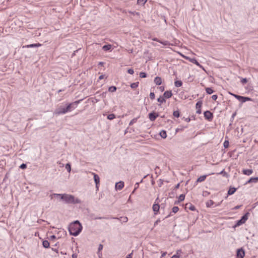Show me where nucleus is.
Returning <instances> with one entry per match:
<instances>
[{"instance_id": "1", "label": "nucleus", "mask_w": 258, "mask_h": 258, "mask_svg": "<svg viewBox=\"0 0 258 258\" xmlns=\"http://www.w3.org/2000/svg\"><path fill=\"white\" fill-rule=\"evenodd\" d=\"M51 198L52 199L53 197H60V200H62L66 204H80L81 201L77 198L72 195L67 194H53L50 195Z\"/></svg>"}, {"instance_id": "2", "label": "nucleus", "mask_w": 258, "mask_h": 258, "mask_svg": "<svg viewBox=\"0 0 258 258\" xmlns=\"http://www.w3.org/2000/svg\"><path fill=\"white\" fill-rule=\"evenodd\" d=\"M82 230V226L78 220L72 223L69 227V231L70 235L77 236Z\"/></svg>"}, {"instance_id": "3", "label": "nucleus", "mask_w": 258, "mask_h": 258, "mask_svg": "<svg viewBox=\"0 0 258 258\" xmlns=\"http://www.w3.org/2000/svg\"><path fill=\"white\" fill-rule=\"evenodd\" d=\"M82 100V99H80L74 102L68 104V105L66 107L67 112H70L72 110H74L75 108H76L77 107L78 104H79Z\"/></svg>"}, {"instance_id": "4", "label": "nucleus", "mask_w": 258, "mask_h": 258, "mask_svg": "<svg viewBox=\"0 0 258 258\" xmlns=\"http://www.w3.org/2000/svg\"><path fill=\"white\" fill-rule=\"evenodd\" d=\"M249 213L248 212L246 213L243 216H242L241 219L238 220L235 225V227L239 226L244 224L246 221L248 219V215Z\"/></svg>"}, {"instance_id": "5", "label": "nucleus", "mask_w": 258, "mask_h": 258, "mask_svg": "<svg viewBox=\"0 0 258 258\" xmlns=\"http://www.w3.org/2000/svg\"><path fill=\"white\" fill-rule=\"evenodd\" d=\"M66 113H67L66 107L62 106H60L57 108L54 112V114L57 115L66 114Z\"/></svg>"}, {"instance_id": "6", "label": "nucleus", "mask_w": 258, "mask_h": 258, "mask_svg": "<svg viewBox=\"0 0 258 258\" xmlns=\"http://www.w3.org/2000/svg\"><path fill=\"white\" fill-rule=\"evenodd\" d=\"M204 117L206 119H208L209 121L212 120L213 118V114L210 111H206L204 112Z\"/></svg>"}, {"instance_id": "7", "label": "nucleus", "mask_w": 258, "mask_h": 258, "mask_svg": "<svg viewBox=\"0 0 258 258\" xmlns=\"http://www.w3.org/2000/svg\"><path fill=\"white\" fill-rule=\"evenodd\" d=\"M245 255V252L242 248L237 249L236 252V258H243Z\"/></svg>"}, {"instance_id": "8", "label": "nucleus", "mask_w": 258, "mask_h": 258, "mask_svg": "<svg viewBox=\"0 0 258 258\" xmlns=\"http://www.w3.org/2000/svg\"><path fill=\"white\" fill-rule=\"evenodd\" d=\"M158 116V114H156L154 112H151L149 114V118L152 121H154Z\"/></svg>"}, {"instance_id": "9", "label": "nucleus", "mask_w": 258, "mask_h": 258, "mask_svg": "<svg viewBox=\"0 0 258 258\" xmlns=\"http://www.w3.org/2000/svg\"><path fill=\"white\" fill-rule=\"evenodd\" d=\"M92 174H93V176H94V181H95V182L96 183V187L98 189V185L99 184L100 178H99V176L97 174H95L94 173H93Z\"/></svg>"}, {"instance_id": "10", "label": "nucleus", "mask_w": 258, "mask_h": 258, "mask_svg": "<svg viewBox=\"0 0 258 258\" xmlns=\"http://www.w3.org/2000/svg\"><path fill=\"white\" fill-rule=\"evenodd\" d=\"M124 186V182L123 181H119L115 184V188L116 189L121 190Z\"/></svg>"}, {"instance_id": "11", "label": "nucleus", "mask_w": 258, "mask_h": 258, "mask_svg": "<svg viewBox=\"0 0 258 258\" xmlns=\"http://www.w3.org/2000/svg\"><path fill=\"white\" fill-rule=\"evenodd\" d=\"M258 182V177H251L246 183L245 184L250 183H257Z\"/></svg>"}, {"instance_id": "12", "label": "nucleus", "mask_w": 258, "mask_h": 258, "mask_svg": "<svg viewBox=\"0 0 258 258\" xmlns=\"http://www.w3.org/2000/svg\"><path fill=\"white\" fill-rule=\"evenodd\" d=\"M153 210L155 212V214H157L160 209V206L158 203H155L153 206Z\"/></svg>"}, {"instance_id": "13", "label": "nucleus", "mask_w": 258, "mask_h": 258, "mask_svg": "<svg viewBox=\"0 0 258 258\" xmlns=\"http://www.w3.org/2000/svg\"><path fill=\"white\" fill-rule=\"evenodd\" d=\"M185 209H188L192 211L196 210V207L191 203H188L185 205Z\"/></svg>"}, {"instance_id": "14", "label": "nucleus", "mask_w": 258, "mask_h": 258, "mask_svg": "<svg viewBox=\"0 0 258 258\" xmlns=\"http://www.w3.org/2000/svg\"><path fill=\"white\" fill-rule=\"evenodd\" d=\"M172 95L171 91H166L163 94V97L165 98H169Z\"/></svg>"}, {"instance_id": "15", "label": "nucleus", "mask_w": 258, "mask_h": 258, "mask_svg": "<svg viewBox=\"0 0 258 258\" xmlns=\"http://www.w3.org/2000/svg\"><path fill=\"white\" fill-rule=\"evenodd\" d=\"M242 173L245 175H250L253 173V170L252 169H243Z\"/></svg>"}, {"instance_id": "16", "label": "nucleus", "mask_w": 258, "mask_h": 258, "mask_svg": "<svg viewBox=\"0 0 258 258\" xmlns=\"http://www.w3.org/2000/svg\"><path fill=\"white\" fill-rule=\"evenodd\" d=\"M154 82L156 85H160L162 84V79L159 77H156L154 79Z\"/></svg>"}, {"instance_id": "17", "label": "nucleus", "mask_w": 258, "mask_h": 258, "mask_svg": "<svg viewBox=\"0 0 258 258\" xmlns=\"http://www.w3.org/2000/svg\"><path fill=\"white\" fill-rule=\"evenodd\" d=\"M207 176V175H204L201 176L200 177H199L197 179V182H203V181H205V180L206 179Z\"/></svg>"}, {"instance_id": "18", "label": "nucleus", "mask_w": 258, "mask_h": 258, "mask_svg": "<svg viewBox=\"0 0 258 258\" xmlns=\"http://www.w3.org/2000/svg\"><path fill=\"white\" fill-rule=\"evenodd\" d=\"M250 100H251V99L249 97L241 96L239 101H240L242 103H244L247 101H249Z\"/></svg>"}, {"instance_id": "19", "label": "nucleus", "mask_w": 258, "mask_h": 258, "mask_svg": "<svg viewBox=\"0 0 258 258\" xmlns=\"http://www.w3.org/2000/svg\"><path fill=\"white\" fill-rule=\"evenodd\" d=\"M236 188L235 187H230L228 191V195H232L236 191Z\"/></svg>"}, {"instance_id": "20", "label": "nucleus", "mask_w": 258, "mask_h": 258, "mask_svg": "<svg viewBox=\"0 0 258 258\" xmlns=\"http://www.w3.org/2000/svg\"><path fill=\"white\" fill-rule=\"evenodd\" d=\"M112 48V45L111 44L104 45L102 47V49L104 51H108L111 49Z\"/></svg>"}, {"instance_id": "21", "label": "nucleus", "mask_w": 258, "mask_h": 258, "mask_svg": "<svg viewBox=\"0 0 258 258\" xmlns=\"http://www.w3.org/2000/svg\"><path fill=\"white\" fill-rule=\"evenodd\" d=\"M214 204H215V203L214 202V201L210 200L206 202V205L207 207L209 208V207H211Z\"/></svg>"}, {"instance_id": "22", "label": "nucleus", "mask_w": 258, "mask_h": 258, "mask_svg": "<svg viewBox=\"0 0 258 258\" xmlns=\"http://www.w3.org/2000/svg\"><path fill=\"white\" fill-rule=\"evenodd\" d=\"M160 136L163 139H165L167 137L166 132L164 130H162L160 132Z\"/></svg>"}, {"instance_id": "23", "label": "nucleus", "mask_w": 258, "mask_h": 258, "mask_svg": "<svg viewBox=\"0 0 258 258\" xmlns=\"http://www.w3.org/2000/svg\"><path fill=\"white\" fill-rule=\"evenodd\" d=\"M41 46V44L40 43H36V44H31L29 45H27L26 47L27 48H31V47H39Z\"/></svg>"}, {"instance_id": "24", "label": "nucleus", "mask_w": 258, "mask_h": 258, "mask_svg": "<svg viewBox=\"0 0 258 258\" xmlns=\"http://www.w3.org/2000/svg\"><path fill=\"white\" fill-rule=\"evenodd\" d=\"M43 246L45 248H48L49 247L50 243L47 240H44L42 242Z\"/></svg>"}, {"instance_id": "25", "label": "nucleus", "mask_w": 258, "mask_h": 258, "mask_svg": "<svg viewBox=\"0 0 258 258\" xmlns=\"http://www.w3.org/2000/svg\"><path fill=\"white\" fill-rule=\"evenodd\" d=\"M102 249H103V245L101 244H100L99 245L98 252H97V254H98L99 257L100 255H102V253H101V251L102 250Z\"/></svg>"}, {"instance_id": "26", "label": "nucleus", "mask_w": 258, "mask_h": 258, "mask_svg": "<svg viewBox=\"0 0 258 258\" xmlns=\"http://www.w3.org/2000/svg\"><path fill=\"white\" fill-rule=\"evenodd\" d=\"M174 85L176 87H179L182 86V82L181 81H176L174 82Z\"/></svg>"}, {"instance_id": "27", "label": "nucleus", "mask_w": 258, "mask_h": 258, "mask_svg": "<svg viewBox=\"0 0 258 258\" xmlns=\"http://www.w3.org/2000/svg\"><path fill=\"white\" fill-rule=\"evenodd\" d=\"M202 104H203L202 101H198L196 103V108L197 109L201 108V107L202 106Z\"/></svg>"}, {"instance_id": "28", "label": "nucleus", "mask_w": 258, "mask_h": 258, "mask_svg": "<svg viewBox=\"0 0 258 258\" xmlns=\"http://www.w3.org/2000/svg\"><path fill=\"white\" fill-rule=\"evenodd\" d=\"M206 91L207 94H211L213 93L214 91L211 88H206Z\"/></svg>"}, {"instance_id": "29", "label": "nucleus", "mask_w": 258, "mask_h": 258, "mask_svg": "<svg viewBox=\"0 0 258 258\" xmlns=\"http://www.w3.org/2000/svg\"><path fill=\"white\" fill-rule=\"evenodd\" d=\"M107 119L109 120H112L115 118V115L114 114H109L107 115Z\"/></svg>"}, {"instance_id": "30", "label": "nucleus", "mask_w": 258, "mask_h": 258, "mask_svg": "<svg viewBox=\"0 0 258 258\" xmlns=\"http://www.w3.org/2000/svg\"><path fill=\"white\" fill-rule=\"evenodd\" d=\"M116 87L115 86H111L109 87L108 91L110 92H114L116 91Z\"/></svg>"}, {"instance_id": "31", "label": "nucleus", "mask_w": 258, "mask_h": 258, "mask_svg": "<svg viewBox=\"0 0 258 258\" xmlns=\"http://www.w3.org/2000/svg\"><path fill=\"white\" fill-rule=\"evenodd\" d=\"M157 101L161 103H162L163 102H165L166 100L164 99V97H162L161 96H160L159 98H158Z\"/></svg>"}, {"instance_id": "32", "label": "nucleus", "mask_w": 258, "mask_h": 258, "mask_svg": "<svg viewBox=\"0 0 258 258\" xmlns=\"http://www.w3.org/2000/svg\"><path fill=\"white\" fill-rule=\"evenodd\" d=\"M184 198H185L184 195H183V194L180 195L179 196V197H178V202H180L183 201L184 200Z\"/></svg>"}, {"instance_id": "33", "label": "nucleus", "mask_w": 258, "mask_h": 258, "mask_svg": "<svg viewBox=\"0 0 258 258\" xmlns=\"http://www.w3.org/2000/svg\"><path fill=\"white\" fill-rule=\"evenodd\" d=\"M139 85V82L133 83L131 84V87L133 89L136 88Z\"/></svg>"}, {"instance_id": "34", "label": "nucleus", "mask_w": 258, "mask_h": 258, "mask_svg": "<svg viewBox=\"0 0 258 258\" xmlns=\"http://www.w3.org/2000/svg\"><path fill=\"white\" fill-rule=\"evenodd\" d=\"M66 169L67 170V171L69 172H71V164L70 163H67L66 165Z\"/></svg>"}, {"instance_id": "35", "label": "nucleus", "mask_w": 258, "mask_h": 258, "mask_svg": "<svg viewBox=\"0 0 258 258\" xmlns=\"http://www.w3.org/2000/svg\"><path fill=\"white\" fill-rule=\"evenodd\" d=\"M217 174H221L223 176L228 177V174L224 171V170H223L220 172L217 173Z\"/></svg>"}, {"instance_id": "36", "label": "nucleus", "mask_w": 258, "mask_h": 258, "mask_svg": "<svg viewBox=\"0 0 258 258\" xmlns=\"http://www.w3.org/2000/svg\"><path fill=\"white\" fill-rule=\"evenodd\" d=\"M147 0H138V4L141 5H144Z\"/></svg>"}, {"instance_id": "37", "label": "nucleus", "mask_w": 258, "mask_h": 258, "mask_svg": "<svg viewBox=\"0 0 258 258\" xmlns=\"http://www.w3.org/2000/svg\"><path fill=\"white\" fill-rule=\"evenodd\" d=\"M153 40L154 41H158V42H159L160 43L163 44V45H166L167 44V41H164V42H162V41H160V40H159L157 38H154L153 39Z\"/></svg>"}, {"instance_id": "38", "label": "nucleus", "mask_w": 258, "mask_h": 258, "mask_svg": "<svg viewBox=\"0 0 258 258\" xmlns=\"http://www.w3.org/2000/svg\"><path fill=\"white\" fill-rule=\"evenodd\" d=\"M179 210V208L177 206H174L172 208V211L174 213H177Z\"/></svg>"}, {"instance_id": "39", "label": "nucleus", "mask_w": 258, "mask_h": 258, "mask_svg": "<svg viewBox=\"0 0 258 258\" xmlns=\"http://www.w3.org/2000/svg\"><path fill=\"white\" fill-rule=\"evenodd\" d=\"M173 115L176 117H178L180 115V113L179 111L176 110L173 112Z\"/></svg>"}, {"instance_id": "40", "label": "nucleus", "mask_w": 258, "mask_h": 258, "mask_svg": "<svg viewBox=\"0 0 258 258\" xmlns=\"http://www.w3.org/2000/svg\"><path fill=\"white\" fill-rule=\"evenodd\" d=\"M137 118H133L129 123L130 125H132L134 123H136L137 121Z\"/></svg>"}, {"instance_id": "41", "label": "nucleus", "mask_w": 258, "mask_h": 258, "mask_svg": "<svg viewBox=\"0 0 258 258\" xmlns=\"http://www.w3.org/2000/svg\"><path fill=\"white\" fill-rule=\"evenodd\" d=\"M139 75H140V77L142 78H145L147 77V74L145 72H141L140 73Z\"/></svg>"}, {"instance_id": "42", "label": "nucleus", "mask_w": 258, "mask_h": 258, "mask_svg": "<svg viewBox=\"0 0 258 258\" xmlns=\"http://www.w3.org/2000/svg\"><path fill=\"white\" fill-rule=\"evenodd\" d=\"M150 98L152 99V100H153L155 99V94L153 92H151L150 93Z\"/></svg>"}, {"instance_id": "43", "label": "nucleus", "mask_w": 258, "mask_h": 258, "mask_svg": "<svg viewBox=\"0 0 258 258\" xmlns=\"http://www.w3.org/2000/svg\"><path fill=\"white\" fill-rule=\"evenodd\" d=\"M127 73L131 75H133L134 73V71L132 69H130L127 70Z\"/></svg>"}, {"instance_id": "44", "label": "nucleus", "mask_w": 258, "mask_h": 258, "mask_svg": "<svg viewBox=\"0 0 258 258\" xmlns=\"http://www.w3.org/2000/svg\"><path fill=\"white\" fill-rule=\"evenodd\" d=\"M128 12H129V13H130V14H131L132 15H137L138 16L140 15V13H139L136 12L135 11H134V12L129 11Z\"/></svg>"}, {"instance_id": "45", "label": "nucleus", "mask_w": 258, "mask_h": 258, "mask_svg": "<svg viewBox=\"0 0 258 258\" xmlns=\"http://www.w3.org/2000/svg\"><path fill=\"white\" fill-rule=\"evenodd\" d=\"M247 82V80L246 78H243L241 80V82L242 84H246Z\"/></svg>"}, {"instance_id": "46", "label": "nucleus", "mask_w": 258, "mask_h": 258, "mask_svg": "<svg viewBox=\"0 0 258 258\" xmlns=\"http://www.w3.org/2000/svg\"><path fill=\"white\" fill-rule=\"evenodd\" d=\"M224 147L225 148H227L228 147V145H229V142L228 141H225L224 142Z\"/></svg>"}, {"instance_id": "47", "label": "nucleus", "mask_w": 258, "mask_h": 258, "mask_svg": "<svg viewBox=\"0 0 258 258\" xmlns=\"http://www.w3.org/2000/svg\"><path fill=\"white\" fill-rule=\"evenodd\" d=\"M231 94L233 96H234L238 100H239V99H240V98L241 96H239V95H238L233 94H232V93H231Z\"/></svg>"}, {"instance_id": "48", "label": "nucleus", "mask_w": 258, "mask_h": 258, "mask_svg": "<svg viewBox=\"0 0 258 258\" xmlns=\"http://www.w3.org/2000/svg\"><path fill=\"white\" fill-rule=\"evenodd\" d=\"M26 167H27L26 164H24V163L22 164L20 166V168L21 169H25L26 168Z\"/></svg>"}, {"instance_id": "49", "label": "nucleus", "mask_w": 258, "mask_h": 258, "mask_svg": "<svg viewBox=\"0 0 258 258\" xmlns=\"http://www.w3.org/2000/svg\"><path fill=\"white\" fill-rule=\"evenodd\" d=\"M120 218H122V221L123 222H126L128 220V219L126 217H121Z\"/></svg>"}, {"instance_id": "50", "label": "nucleus", "mask_w": 258, "mask_h": 258, "mask_svg": "<svg viewBox=\"0 0 258 258\" xmlns=\"http://www.w3.org/2000/svg\"><path fill=\"white\" fill-rule=\"evenodd\" d=\"M211 97L213 100H216L218 97L217 95H213Z\"/></svg>"}, {"instance_id": "51", "label": "nucleus", "mask_w": 258, "mask_h": 258, "mask_svg": "<svg viewBox=\"0 0 258 258\" xmlns=\"http://www.w3.org/2000/svg\"><path fill=\"white\" fill-rule=\"evenodd\" d=\"M139 182H137L135 184V190H136L137 188H139Z\"/></svg>"}, {"instance_id": "52", "label": "nucleus", "mask_w": 258, "mask_h": 258, "mask_svg": "<svg viewBox=\"0 0 258 258\" xmlns=\"http://www.w3.org/2000/svg\"><path fill=\"white\" fill-rule=\"evenodd\" d=\"M95 219H107V218L104 217H96L94 218Z\"/></svg>"}, {"instance_id": "53", "label": "nucleus", "mask_w": 258, "mask_h": 258, "mask_svg": "<svg viewBox=\"0 0 258 258\" xmlns=\"http://www.w3.org/2000/svg\"><path fill=\"white\" fill-rule=\"evenodd\" d=\"M160 222V220L159 219L158 220H157L155 223H154V226H155L156 225H157Z\"/></svg>"}, {"instance_id": "54", "label": "nucleus", "mask_w": 258, "mask_h": 258, "mask_svg": "<svg viewBox=\"0 0 258 258\" xmlns=\"http://www.w3.org/2000/svg\"><path fill=\"white\" fill-rule=\"evenodd\" d=\"M132 255H133V252L132 253L128 254V255H127V256H126V258H132Z\"/></svg>"}, {"instance_id": "55", "label": "nucleus", "mask_w": 258, "mask_h": 258, "mask_svg": "<svg viewBox=\"0 0 258 258\" xmlns=\"http://www.w3.org/2000/svg\"><path fill=\"white\" fill-rule=\"evenodd\" d=\"M197 113L198 114H201V108H199V109H197V111H196Z\"/></svg>"}, {"instance_id": "56", "label": "nucleus", "mask_w": 258, "mask_h": 258, "mask_svg": "<svg viewBox=\"0 0 258 258\" xmlns=\"http://www.w3.org/2000/svg\"><path fill=\"white\" fill-rule=\"evenodd\" d=\"M179 186H180V183H178V184H177L175 186V187H174V189H176L178 188H179Z\"/></svg>"}, {"instance_id": "57", "label": "nucleus", "mask_w": 258, "mask_h": 258, "mask_svg": "<svg viewBox=\"0 0 258 258\" xmlns=\"http://www.w3.org/2000/svg\"><path fill=\"white\" fill-rule=\"evenodd\" d=\"M179 255H178L177 254H174V255H173L171 257V258H179Z\"/></svg>"}, {"instance_id": "58", "label": "nucleus", "mask_w": 258, "mask_h": 258, "mask_svg": "<svg viewBox=\"0 0 258 258\" xmlns=\"http://www.w3.org/2000/svg\"><path fill=\"white\" fill-rule=\"evenodd\" d=\"M56 238V236L54 235H51L50 236V239H55Z\"/></svg>"}, {"instance_id": "59", "label": "nucleus", "mask_w": 258, "mask_h": 258, "mask_svg": "<svg viewBox=\"0 0 258 258\" xmlns=\"http://www.w3.org/2000/svg\"><path fill=\"white\" fill-rule=\"evenodd\" d=\"M159 89L161 91H163L164 90V87L163 86H161L159 87Z\"/></svg>"}, {"instance_id": "60", "label": "nucleus", "mask_w": 258, "mask_h": 258, "mask_svg": "<svg viewBox=\"0 0 258 258\" xmlns=\"http://www.w3.org/2000/svg\"><path fill=\"white\" fill-rule=\"evenodd\" d=\"M77 255L76 254H73L72 258H77Z\"/></svg>"}, {"instance_id": "61", "label": "nucleus", "mask_w": 258, "mask_h": 258, "mask_svg": "<svg viewBox=\"0 0 258 258\" xmlns=\"http://www.w3.org/2000/svg\"><path fill=\"white\" fill-rule=\"evenodd\" d=\"M222 201H221V202L218 203V204H216V205H215V207H217V206H220V204H221V203H222Z\"/></svg>"}, {"instance_id": "62", "label": "nucleus", "mask_w": 258, "mask_h": 258, "mask_svg": "<svg viewBox=\"0 0 258 258\" xmlns=\"http://www.w3.org/2000/svg\"><path fill=\"white\" fill-rule=\"evenodd\" d=\"M241 206H237L234 208V209H238Z\"/></svg>"}, {"instance_id": "63", "label": "nucleus", "mask_w": 258, "mask_h": 258, "mask_svg": "<svg viewBox=\"0 0 258 258\" xmlns=\"http://www.w3.org/2000/svg\"><path fill=\"white\" fill-rule=\"evenodd\" d=\"M185 120L186 122H189V121L190 120V118H185Z\"/></svg>"}, {"instance_id": "64", "label": "nucleus", "mask_w": 258, "mask_h": 258, "mask_svg": "<svg viewBox=\"0 0 258 258\" xmlns=\"http://www.w3.org/2000/svg\"><path fill=\"white\" fill-rule=\"evenodd\" d=\"M166 253H167L166 252H163L162 254V257L164 256L166 254Z\"/></svg>"}]
</instances>
